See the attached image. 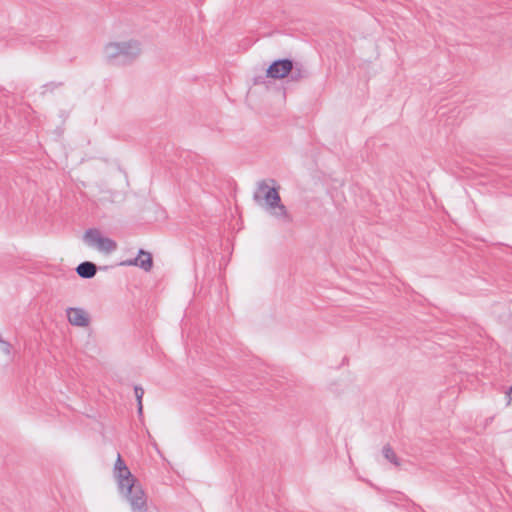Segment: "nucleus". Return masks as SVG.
Instances as JSON below:
<instances>
[{
	"instance_id": "0eeeda50",
	"label": "nucleus",
	"mask_w": 512,
	"mask_h": 512,
	"mask_svg": "<svg viewBox=\"0 0 512 512\" xmlns=\"http://www.w3.org/2000/svg\"><path fill=\"white\" fill-rule=\"evenodd\" d=\"M124 265H135L145 271H149L152 267L153 261L150 253L140 250L138 256L133 260L123 262Z\"/></svg>"
},
{
	"instance_id": "f257e3e1",
	"label": "nucleus",
	"mask_w": 512,
	"mask_h": 512,
	"mask_svg": "<svg viewBox=\"0 0 512 512\" xmlns=\"http://www.w3.org/2000/svg\"><path fill=\"white\" fill-rule=\"evenodd\" d=\"M141 53V43L135 39L108 42L103 48L105 61L118 66L132 64Z\"/></svg>"
},
{
	"instance_id": "ddd939ff",
	"label": "nucleus",
	"mask_w": 512,
	"mask_h": 512,
	"mask_svg": "<svg viewBox=\"0 0 512 512\" xmlns=\"http://www.w3.org/2000/svg\"><path fill=\"white\" fill-rule=\"evenodd\" d=\"M134 391H135V396L138 401V412L141 414L142 408H143L142 407V397L144 395V390L141 387H135Z\"/></svg>"
},
{
	"instance_id": "7ed1b4c3",
	"label": "nucleus",
	"mask_w": 512,
	"mask_h": 512,
	"mask_svg": "<svg viewBox=\"0 0 512 512\" xmlns=\"http://www.w3.org/2000/svg\"><path fill=\"white\" fill-rule=\"evenodd\" d=\"M84 242L98 251L110 254L116 250L117 244L114 240L104 237L97 229H89L83 236Z\"/></svg>"
},
{
	"instance_id": "9b49d317",
	"label": "nucleus",
	"mask_w": 512,
	"mask_h": 512,
	"mask_svg": "<svg viewBox=\"0 0 512 512\" xmlns=\"http://www.w3.org/2000/svg\"><path fill=\"white\" fill-rule=\"evenodd\" d=\"M292 81H301L308 77V70L301 64H293V70L289 73Z\"/></svg>"
},
{
	"instance_id": "2eb2a0df",
	"label": "nucleus",
	"mask_w": 512,
	"mask_h": 512,
	"mask_svg": "<svg viewBox=\"0 0 512 512\" xmlns=\"http://www.w3.org/2000/svg\"><path fill=\"white\" fill-rule=\"evenodd\" d=\"M507 397L509 398L508 403L512 404V387L507 392Z\"/></svg>"
},
{
	"instance_id": "39448f33",
	"label": "nucleus",
	"mask_w": 512,
	"mask_h": 512,
	"mask_svg": "<svg viewBox=\"0 0 512 512\" xmlns=\"http://www.w3.org/2000/svg\"><path fill=\"white\" fill-rule=\"evenodd\" d=\"M131 509V512H147L148 511V496L143 487L136 489L132 495L125 499Z\"/></svg>"
},
{
	"instance_id": "f8f14e48",
	"label": "nucleus",
	"mask_w": 512,
	"mask_h": 512,
	"mask_svg": "<svg viewBox=\"0 0 512 512\" xmlns=\"http://www.w3.org/2000/svg\"><path fill=\"white\" fill-rule=\"evenodd\" d=\"M383 456L395 466H400L399 459L390 446L386 445L382 450Z\"/></svg>"
},
{
	"instance_id": "4468645a",
	"label": "nucleus",
	"mask_w": 512,
	"mask_h": 512,
	"mask_svg": "<svg viewBox=\"0 0 512 512\" xmlns=\"http://www.w3.org/2000/svg\"><path fill=\"white\" fill-rule=\"evenodd\" d=\"M0 349L3 353L9 355L11 353L10 344L0 338Z\"/></svg>"
},
{
	"instance_id": "6e6552de",
	"label": "nucleus",
	"mask_w": 512,
	"mask_h": 512,
	"mask_svg": "<svg viewBox=\"0 0 512 512\" xmlns=\"http://www.w3.org/2000/svg\"><path fill=\"white\" fill-rule=\"evenodd\" d=\"M76 272L80 277L89 279L96 274L97 267L94 263L85 261L77 266Z\"/></svg>"
},
{
	"instance_id": "20e7f679",
	"label": "nucleus",
	"mask_w": 512,
	"mask_h": 512,
	"mask_svg": "<svg viewBox=\"0 0 512 512\" xmlns=\"http://www.w3.org/2000/svg\"><path fill=\"white\" fill-rule=\"evenodd\" d=\"M293 70V62L289 59L274 61L267 69L266 75L273 79H282Z\"/></svg>"
},
{
	"instance_id": "f03ea898",
	"label": "nucleus",
	"mask_w": 512,
	"mask_h": 512,
	"mask_svg": "<svg viewBox=\"0 0 512 512\" xmlns=\"http://www.w3.org/2000/svg\"><path fill=\"white\" fill-rule=\"evenodd\" d=\"M253 199L272 216L281 220L290 221L289 213L286 207L281 203L278 190L275 187H271L266 181H261L257 184Z\"/></svg>"
},
{
	"instance_id": "1a4fd4ad",
	"label": "nucleus",
	"mask_w": 512,
	"mask_h": 512,
	"mask_svg": "<svg viewBox=\"0 0 512 512\" xmlns=\"http://www.w3.org/2000/svg\"><path fill=\"white\" fill-rule=\"evenodd\" d=\"M140 488H142V485L137 478L118 486L119 493L124 499L132 495L136 489Z\"/></svg>"
},
{
	"instance_id": "423d86ee",
	"label": "nucleus",
	"mask_w": 512,
	"mask_h": 512,
	"mask_svg": "<svg viewBox=\"0 0 512 512\" xmlns=\"http://www.w3.org/2000/svg\"><path fill=\"white\" fill-rule=\"evenodd\" d=\"M113 477L117 483V486L134 480L136 477L131 473L128 466L122 460L121 455H117V459L113 468Z\"/></svg>"
},
{
	"instance_id": "dca6fc26",
	"label": "nucleus",
	"mask_w": 512,
	"mask_h": 512,
	"mask_svg": "<svg viewBox=\"0 0 512 512\" xmlns=\"http://www.w3.org/2000/svg\"><path fill=\"white\" fill-rule=\"evenodd\" d=\"M72 323L75 324V325H78V326H82V327H84V326H86L88 324V322H80V321L72 322Z\"/></svg>"
},
{
	"instance_id": "9d476101",
	"label": "nucleus",
	"mask_w": 512,
	"mask_h": 512,
	"mask_svg": "<svg viewBox=\"0 0 512 512\" xmlns=\"http://www.w3.org/2000/svg\"><path fill=\"white\" fill-rule=\"evenodd\" d=\"M89 314L81 308H68L67 309V320H88Z\"/></svg>"
}]
</instances>
